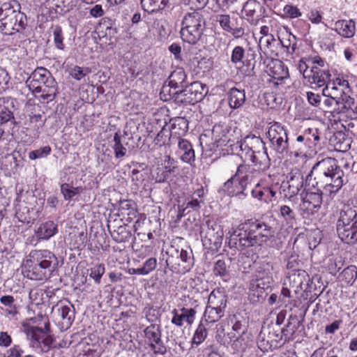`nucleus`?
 Here are the masks:
<instances>
[{
    "mask_svg": "<svg viewBox=\"0 0 357 357\" xmlns=\"http://www.w3.org/2000/svg\"><path fill=\"white\" fill-rule=\"evenodd\" d=\"M208 305L225 312L227 306L226 296L219 290H213L208 296Z\"/></svg>",
    "mask_w": 357,
    "mask_h": 357,
    "instance_id": "nucleus-29",
    "label": "nucleus"
},
{
    "mask_svg": "<svg viewBox=\"0 0 357 357\" xmlns=\"http://www.w3.org/2000/svg\"><path fill=\"white\" fill-rule=\"evenodd\" d=\"M271 148L277 153L284 154L288 151V137L286 130L278 122L272 123L267 132Z\"/></svg>",
    "mask_w": 357,
    "mask_h": 357,
    "instance_id": "nucleus-8",
    "label": "nucleus"
},
{
    "mask_svg": "<svg viewBox=\"0 0 357 357\" xmlns=\"http://www.w3.org/2000/svg\"><path fill=\"white\" fill-rule=\"evenodd\" d=\"M205 24L203 15L198 10L186 13L182 20V25L205 26Z\"/></svg>",
    "mask_w": 357,
    "mask_h": 357,
    "instance_id": "nucleus-31",
    "label": "nucleus"
},
{
    "mask_svg": "<svg viewBox=\"0 0 357 357\" xmlns=\"http://www.w3.org/2000/svg\"><path fill=\"white\" fill-rule=\"evenodd\" d=\"M264 63L266 65V73L273 79L282 80L289 76L288 68L280 60L267 58Z\"/></svg>",
    "mask_w": 357,
    "mask_h": 357,
    "instance_id": "nucleus-16",
    "label": "nucleus"
},
{
    "mask_svg": "<svg viewBox=\"0 0 357 357\" xmlns=\"http://www.w3.org/2000/svg\"><path fill=\"white\" fill-rule=\"evenodd\" d=\"M181 311V314H178L176 309L172 312L173 314L172 323L176 326L181 327L183 326V321L185 320L189 325H191L195 319V310L192 308L182 307Z\"/></svg>",
    "mask_w": 357,
    "mask_h": 357,
    "instance_id": "nucleus-19",
    "label": "nucleus"
},
{
    "mask_svg": "<svg viewBox=\"0 0 357 357\" xmlns=\"http://www.w3.org/2000/svg\"><path fill=\"white\" fill-rule=\"evenodd\" d=\"M56 255L47 250H33L23 264L24 275L30 280H45L57 268Z\"/></svg>",
    "mask_w": 357,
    "mask_h": 357,
    "instance_id": "nucleus-2",
    "label": "nucleus"
},
{
    "mask_svg": "<svg viewBox=\"0 0 357 357\" xmlns=\"http://www.w3.org/2000/svg\"><path fill=\"white\" fill-rule=\"evenodd\" d=\"M24 351L19 345H14L9 349L3 357H24Z\"/></svg>",
    "mask_w": 357,
    "mask_h": 357,
    "instance_id": "nucleus-64",
    "label": "nucleus"
},
{
    "mask_svg": "<svg viewBox=\"0 0 357 357\" xmlns=\"http://www.w3.org/2000/svg\"><path fill=\"white\" fill-rule=\"evenodd\" d=\"M228 102L231 108L238 109L245 102V92L244 89L231 88L228 92Z\"/></svg>",
    "mask_w": 357,
    "mask_h": 357,
    "instance_id": "nucleus-24",
    "label": "nucleus"
},
{
    "mask_svg": "<svg viewBox=\"0 0 357 357\" xmlns=\"http://www.w3.org/2000/svg\"><path fill=\"white\" fill-rule=\"evenodd\" d=\"M305 137L307 138V144L310 148L315 146L320 139L319 132L316 128H308L303 132Z\"/></svg>",
    "mask_w": 357,
    "mask_h": 357,
    "instance_id": "nucleus-51",
    "label": "nucleus"
},
{
    "mask_svg": "<svg viewBox=\"0 0 357 357\" xmlns=\"http://www.w3.org/2000/svg\"><path fill=\"white\" fill-rule=\"evenodd\" d=\"M245 142L250 147V154L260 153V150L266 151L265 143L260 137L255 135H248L245 137Z\"/></svg>",
    "mask_w": 357,
    "mask_h": 357,
    "instance_id": "nucleus-37",
    "label": "nucleus"
},
{
    "mask_svg": "<svg viewBox=\"0 0 357 357\" xmlns=\"http://www.w3.org/2000/svg\"><path fill=\"white\" fill-rule=\"evenodd\" d=\"M58 313L63 323L67 326L72 324L75 317L74 309L72 308V306L61 305L58 308Z\"/></svg>",
    "mask_w": 357,
    "mask_h": 357,
    "instance_id": "nucleus-46",
    "label": "nucleus"
},
{
    "mask_svg": "<svg viewBox=\"0 0 357 357\" xmlns=\"http://www.w3.org/2000/svg\"><path fill=\"white\" fill-rule=\"evenodd\" d=\"M280 43L282 47L286 49L289 54H293L297 49L296 38L290 33H287L285 36L279 38Z\"/></svg>",
    "mask_w": 357,
    "mask_h": 357,
    "instance_id": "nucleus-41",
    "label": "nucleus"
},
{
    "mask_svg": "<svg viewBox=\"0 0 357 357\" xmlns=\"http://www.w3.org/2000/svg\"><path fill=\"white\" fill-rule=\"evenodd\" d=\"M213 20L219 24L223 31L231 33L235 38H239L245 33L243 20L241 18L228 14H217L214 15Z\"/></svg>",
    "mask_w": 357,
    "mask_h": 357,
    "instance_id": "nucleus-10",
    "label": "nucleus"
},
{
    "mask_svg": "<svg viewBox=\"0 0 357 357\" xmlns=\"http://www.w3.org/2000/svg\"><path fill=\"white\" fill-rule=\"evenodd\" d=\"M337 169H341L337 164V160L333 158H326L317 162L310 173L305 178L306 186H310L312 181H317L324 178L332 176Z\"/></svg>",
    "mask_w": 357,
    "mask_h": 357,
    "instance_id": "nucleus-7",
    "label": "nucleus"
},
{
    "mask_svg": "<svg viewBox=\"0 0 357 357\" xmlns=\"http://www.w3.org/2000/svg\"><path fill=\"white\" fill-rule=\"evenodd\" d=\"M329 91V86L326 85V87L322 90V95L325 97L324 100L321 101L320 109L327 112H329L331 114L336 112L335 109L339 107L340 98L333 96L332 93H327Z\"/></svg>",
    "mask_w": 357,
    "mask_h": 357,
    "instance_id": "nucleus-21",
    "label": "nucleus"
},
{
    "mask_svg": "<svg viewBox=\"0 0 357 357\" xmlns=\"http://www.w3.org/2000/svg\"><path fill=\"white\" fill-rule=\"evenodd\" d=\"M50 324L45 323V328L32 327L28 335L30 337L31 345L33 348H40L43 352H49L51 349L55 348L54 342L48 334Z\"/></svg>",
    "mask_w": 357,
    "mask_h": 357,
    "instance_id": "nucleus-9",
    "label": "nucleus"
},
{
    "mask_svg": "<svg viewBox=\"0 0 357 357\" xmlns=\"http://www.w3.org/2000/svg\"><path fill=\"white\" fill-rule=\"evenodd\" d=\"M344 172L342 169H337L332 176L324 178L317 181H312L310 184L313 188H317L323 189L330 194L337 192L344 183Z\"/></svg>",
    "mask_w": 357,
    "mask_h": 357,
    "instance_id": "nucleus-13",
    "label": "nucleus"
},
{
    "mask_svg": "<svg viewBox=\"0 0 357 357\" xmlns=\"http://www.w3.org/2000/svg\"><path fill=\"white\" fill-rule=\"evenodd\" d=\"M296 214L293 208L287 205L280 206V217L286 222V225L291 228L296 225Z\"/></svg>",
    "mask_w": 357,
    "mask_h": 357,
    "instance_id": "nucleus-35",
    "label": "nucleus"
},
{
    "mask_svg": "<svg viewBox=\"0 0 357 357\" xmlns=\"http://www.w3.org/2000/svg\"><path fill=\"white\" fill-rule=\"evenodd\" d=\"M145 336L151 343H158L161 340V331L160 326L157 324H151L144 330Z\"/></svg>",
    "mask_w": 357,
    "mask_h": 357,
    "instance_id": "nucleus-44",
    "label": "nucleus"
},
{
    "mask_svg": "<svg viewBox=\"0 0 357 357\" xmlns=\"http://www.w3.org/2000/svg\"><path fill=\"white\" fill-rule=\"evenodd\" d=\"M205 26L182 25L181 37L184 42L195 44L201 38Z\"/></svg>",
    "mask_w": 357,
    "mask_h": 357,
    "instance_id": "nucleus-18",
    "label": "nucleus"
},
{
    "mask_svg": "<svg viewBox=\"0 0 357 357\" xmlns=\"http://www.w3.org/2000/svg\"><path fill=\"white\" fill-rule=\"evenodd\" d=\"M335 30L344 38H351L355 34V22L350 20H338L335 23Z\"/></svg>",
    "mask_w": 357,
    "mask_h": 357,
    "instance_id": "nucleus-26",
    "label": "nucleus"
},
{
    "mask_svg": "<svg viewBox=\"0 0 357 357\" xmlns=\"http://www.w3.org/2000/svg\"><path fill=\"white\" fill-rule=\"evenodd\" d=\"M206 93L204 85L199 82H194L181 89V93L177 96L176 103L195 105L201 101Z\"/></svg>",
    "mask_w": 357,
    "mask_h": 357,
    "instance_id": "nucleus-11",
    "label": "nucleus"
},
{
    "mask_svg": "<svg viewBox=\"0 0 357 357\" xmlns=\"http://www.w3.org/2000/svg\"><path fill=\"white\" fill-rule=\"evenodd\" d=\"M157 266V260L154 257L148 259L144 264L143 266L137 271L138 275H148L151 271L155 270Z\"/></svg>",
    "mask_w": 357,
    "mask_h": 357,
    "instance_id": "nucleus-56",
    "label": "nucleus"
},
{
    "mask_svg": "<svg viewBox=\"0 0 357 357\" xmlns=\"http://www.w3.org/2000/svg\"><path fill=\"white\" fill-rule=\"evenodd\" d=\"M343 93L344 95L342 96L340 99L339 107H337V109H335V110L337 114H344L350 117L351 112H353L354 107L356 102H355L354 98L349 96H347L345 92H343Z\"/></svg>",
    "mask_w": 357,
    "mask_h": 357,
    "instance_id": "nucleus-30",
    "label": "nucleus"
},
{
    "mask_svg": "<svg viewBox=\"0 0 357 357\" xmlns=\"http://www.w3.org/2000/svg\"><path fill=\"white\" fill-rule=\"evenodd\" d=\"M200 203L201 202L197 198H192L191 200L183 203L182 205L179 206V213L181 215H185L191 211H198L201 207Z\"/></svg>",
    "mask_w": 357,
    "mask_h": 357,
    "instance_id": "nucleus-48",
    "label": "nucleus"
},
{
    "mask_svg": "<svg viewBox=\"0 0 357 357\" xmlns=\"http://www.w3.org/2000/svg\"><path fill=\"white\" fill-rule=\"evenodd\" d=\"M288 183L290 192L296 195L304 185V178L301 174H296L291 176Z\"/></svg>",
    "mask_w": 357,
    "mask_h": 357,
    "instance_id": "nucleus-45",
    "label": "nucleus"
},
{
    "mask_svg": "<svg viewBox=\"0 0 357 357\" xmlns=\"http://www.w3.org/2000/svg\"><path fill=\"white\" fill-rule=\"evenodd\" d=\"M213 273L215 275L225 276L228 274V268L224 260H218L214 265Z\"/></svg>",
    "mask_w": 357,
    "mask_h": 357,
    "instance_id": "nucleus-60",
    "label": "nucleus"
},
{
    "mask_svg": "<svg viewBox=\"0 0 357 357\" xmlns=\"http://www.w3.org/2000/svg\"><path fill=\"white\" fill-rule=\"evenodd\" d=\"M187 75L183 68L174 70L169 77V82L174 89H183L186 85Z\"/></svg>",
    "mask_w": 357,
    "mask_h": 357,
    "instance_id": "nucleus-28",
    "label": "nucleus"
},
{
    "mask_svg": "<svg viewBox=\"0 0 357 357\" xmlns=\"http://www.w3.org/2000/svg\"><path fill=\"white\" fill-rule=\"evenodd\" d=\"M31 75L26 79L25 84L22 86V93H27L31 91L33 93L36 94V92L41 87L40 84L38 82H32Z\"/></svg>",
    "mask_w": 357,
    "mask_h": 357,
    "instance_id": "nucleus-57",
    "label": "nucleus"
},
{
    "mask_svg": "<svg viewBox=\"0 0 357 357\" xmlns=\"http://www.w3.org/2000/svg\"><path fill=\"white\" fill-rule=\"evenodd\" d=\"M310 75L307 81L319 87L324 86L331 78V73L328 69H321L317 66H312V73Z\"/></svg>",
    "mask_w": 357,
    "mask_h": 357,
    "instance_id": "nucleus-20",
    "label": "nucleus"
},
{
    "mask_svg": "<svg viewBox=\"0 0 357 357\" xmlns=\"http://www.w3.org/2000/svg\"><path fill=\"white\" fill-rule=\"evenodd\" d=\"M297 69L303 77L307 79L312 73V66H310V61H308V58L301 59L297 64Z\"/></svg>",
    "mask_w": 357,
    "mask_h": 357,
    "instance_id": "nucleus-54",
    "label": "nucleus"
},
{
    "mask_svg": "<svg viewBox=\"0 0 357 357\" xmlns=\"http://www.w3.org/2000/svg\"><path fill=\"white\" fill-rule=\"evenodd\" d=\"M225 314V312L220 309H216L214 307L206 305L204 317L206 322L208 324H213L218 321Z\"/></svg>",
    "mask_w": 357,
    "mask_h": 357,
    "instance_id": "nucleus-40",
    "label": "nucleus"
},
{
    "mask_svg": "<svg viewBox=\"0 0 357 357\" xmlns=\"http://www.w3.org/2000/svg\"><path fill=\"white\" fill-rule=\"evenodd\" d=\"M245 56V50L241 46H236L232 52L231 55V62L234 65L241 64L243 63V58Z\"/></svg>",
    "mask_w": 357,
    "mask_h": 357,
    "instance_id": "nucleus-53",
    "label": "nucleus"
},
{
    "mask_svg": "<svg viewBox=\"0 0 357 357\" xmlns=\"http://www.w3.org/2000/svg\"><path fill=\"white\" fill-rule=\"evenodd\" d=\"M208 335V331L206 328V326L204 325L202 322H201L195 331V333L194 334L192 341V345L194 344L199 345L202 344L205 339L206 338Z\"/></svg>",
    "mask_w": 357,
    "mask_h": 357,
    "instance_id": "nucleus-49",
    "label": "nucleus"
},
{
    "mask_svg": "<svg viewBox=\"0 0 357 357\" xmlns=\"http://www.w3.org/2000/svg\"><path fill=\"white\" fill-rule=\"evenodd\" d=\"M91 70L89 68H82L78 66H74L70 71V75L76 80H81L86 75L91 73Z\"/></svg>",
    "mask_w": 357,
    "mask_h": 357,
    "instance_id": "nucleus-55",
    "label": "nucleus"
},
{
    "mask_svg": "<svg viewBox=\"0 0 357 357\" xmlns=\"http://www.w3.org/2000/svg\"><path fill=\"white\" fill-rule=\"evenodd\" d=\"M336 230L342 241L357 243V206H344L340 212Z\"/></svg>",
    "mask_w": 357,
    "mask_h": 357,
    "instance_id": "nucleus-4",
    "label": "nucleus"
},
{
    "mask_svg": "<svg viewBox=\"0 0 357 357\" xmlns=\"http://www.w3.org/2000/svg\"><path fill=\"white\" fill-rule=\"evenodd\" d=\"M284 285H289L296 294L305 291L309 285L310 276L304 270L289 272Z\"/></svg>",
    "mask_w": 357,
    "mask_h": 357,
    "instance_id": "nucleus-15",
    "label": "nucleus"
},
{
    "mask_svg": "<svg viewBox=\"0 0 357 357\" xmlns=\"http://www.w3.org/2000/svg\"><path fill=\"white\" fill-rule=\"evenodd\" d=\"M57 231V224L49 220L40 225L36 231V234L40 240H48L54 236Z\"/></svg>",
    "mask_w": 357,
    "mask_h": 357,
    "instance_id": "nucleus-23",
    "label": "nucleus"
},
{
    "mask_svg": "<svg viewBox=\"0 0 357 357\" xmlns=\"http://www.w3.org/2000/svg\"><path fill=\"white\" fill-rule=\"evenodd\" d=\"M105 266L103 264H98L95 266L91 270L90 276L93 278L96 283H99L101 279V277L105 273Z\"/></svg>",
    "mask_w": 357,
    "mask_h": 357,
    "instance_id": "nucleus-63",
    "label": "nucleus"
},
{
    "mask_svg": "<svg viewBox=\"0 0 357 357\" xmlns=\"http://www.w3.org/2000/svg\"><path fill=\"white\" fill-rule=\"evenodd\" d=\"M251 194L254 198L268 203V199L266 197V188H261L259 184H257L255 188L252 189Z\"/></svg>",
    "mask_w": 357,
    "mask_h": 357,
    "instance_id": "nucleus-61",
    "label": "nucleus"
},
{
    "mask_svg": "<svg viewBox=\"0 0 357 357\" xmlns=\"http://www.w3.org/2000/svg\"><path fill=\"white\" fill-rule=\"evenodd\" d=\"M273 235L271 228L264 222L246 221L234 229L229 239V246L243 250L246 248L261 245Z\"/></svg>",
    "mask_w": 357,
    "mask_h": 357,
    "instance_id": "nucleus-1",
    "label": "nucleus"
},
{
    "mask_svg": "<svg viewBox=\"0 0 357 357\" xmlns=\"http://www.w3.org/2000/svg\"><path fill=\"white\" fill-rule=\"evenodd\" d=\"M178 149L183 153L181 155V159L185 162H190L195 160V151L192 144L186 139H179L178 143Z\"/></svg>",
    "mask_w": 357,
    "mask_h": 357,
    "instance_id": "nucleus-34",
    "label": "nucleus"
},
{
    "mask_svg": "<svg viewBox=\"0 0 357 357\" xmlns=\"http://www.w3.org/2000/svg\"><path fill=\"white\" fill-rule=\"evenodd\" d=\"M20 4L15 0L5 2L0 7V32L12 36L21 33L27 26L26 15L20 11Z\"/></svg>",
    "mask_w": 357,
    "mask_h": 357,
    "instance_id": "nucleus-3",
    "label": "nucleus"
},
{
    "mask_svg": "<svg viewBox=\"0 0 357 357\" xmlns=\"http://www.w3.org/2000/svg\"><path fill=\"white\" fill-rule=\"evenodd\" d=\"M236 178L235 175L227 181L222 188V190L227 193L230 197H238L239 199H243V195H241V190H236L234 188V183L236 182Z\"/></svg>",
    "mask_w": 357,
    "mask_h": 357,
    "instance_id": "nucleus-47",
    "label": "nucleus"
},
{
    "mask_svg": "<svg viewBox=\"0 0 357 357\" xmlns=\"http://www.w3.org/2000/svg\"><path fill=\"white\" fill-rule=\"evenodd\" d=\"M357 278V267L354 265L344 268L339 275V279L347 284H352Z\"/></svg>",
    "mask_w": 357,
    "mask_h": 357,
    "instance_id": "nucleus-42",
    "label": "nucleus"
},
{
    "mask_svg": "<svg viewBox=\"0 0 357 357\" xmlns=\"http://www.w3.org/2000/svg\"><path fill=\"white\" fill-rule=\"evenodd\" d=\"M259 170L254 169L246 165H241L238 167L237 171L235 174V177L239 180V188L243 198L247 196L245 190L248 185L255 182V178L259 174Z\"/></svg>",
    "mask_w": 357,
    "mask_h": 357,
    "instance_id": "nucleus-14",
    "label": "nucleus"
},
{
    "mask_svg": "<svg viewBox=\"0 0 357 357\" xmlns=\"http://www.w3.org/2000/svg\"><path fill=\"white\" fill-rule=\"evenodd\" d=\"M263 7L257 0H248L243 5L242 12L245 13L246 19L250 20L255 16L261 17Z\"/></svg>",
    "mask_w": 357,
    "mask_h": 357,
    "instance_id": "nucleus-27",
    "label": "nucleus"
},
{
    "mask_svg": "<svg viewBox=\"0 0 357 357\" xmlns=\"http://www.w3.org/2000/svg\"><path fill=\"white\" fill-rule=\"evenodd\" d=\"M211 223L210 221L206 222L207 227L202 228L201 236L204 245L211 249H218L222 244L224 233L220 225Z\"/></svg>",
    "mask_w": 357,
    "mask_h": 357,
    "instance_id": "nucleus-12",
    "label": "nucleus"
},
{
    "mask_svg": "<svg viewBox=\"0 0 357 357\" xmlns=\"http://www.w3.org/2000/svg\"><path fill=\"white\" fill-rule=\"evenodd\" d=\"M256 278L250 282L248 299L252 303H261L271 291V270L272 266L269 264H264L259 268Z\"/></svg>",
    "mask_w": 357,
    "mask_h": 357,
    "instance_id": "nucleus-5",
    "label": "nucleus"
},
{
    "mask_svg": "<svg viewBox=\"0 0 357 357\" xmlns=\"http://www.w3.org/2000/svg\"><path fill=\"white\" fill-rule=\"evenodd\" d=\"M229 128L227 125L222 123H216L212 129V135L215 142L218 145H225L227 142L230 141L229 137Z\"/></svg>",
    "mask_w": 357,
    "mask_h": 357,
    "instance_id": "nucleus-22",
    "label": "nucleus"
},
{
    "mask_svg": "<svg viewBox=\"0 0 357 357\" xmlns=\"http://www.w3.org/2000/svg\"><path fill=\"white\" fill-rule=\"evenodd\" d=\"M57 93V83L55 79L53 80V83H51V84H43L36 92V93H40L41 99L47 102L54 100Z\"/></svg>",
    "mask_w": 357,
    "mask_h": 357,
    "instance_id": "nucleus-32",
    "label": "nucleus"
},
{
    "mask_svg": "<svg viewBox=\"0 0 357 357\" xmlns=\"http://www.w3.org/2000/svg\"><path fill=\"white\" fill-rule=\"evenodd\" d=\"M249 160L258 167L259 170L261 171L267 170L271 165L270 158L266 151L259 153V155L250 154Z\"/></svg>",
    "mask_w": 357,
    "mask_h": 357,
    "instance_id": "nucleus-36",
    "label": "nucleus"
},
{
    "mask_svg": "<svg viewBox=\"0 0 357 357\" xmlns=\"http://www.w3.org/2000/svg\"><path fill=\"white\" fill-rule=\"evenodd\" d=\"M51 153V148L50 146H45L39 149L32 151L29 153V158L31 160H36L38 158H45Z\"/></svg>",
    "mask_w": 357,
    "mask_h": 357,
    "instance_id": "nucleus-58",
    "label": "nucleus"
},
{
    "mask_svg": "<svg viewBox=\"0 0 357 357\" xmlns=\"http://www.w3.org/2000/svg\"><path fill=\"white\" fill-rule=\"evenodd\" d=\"M307 138L305 137L303 132L296 137V144H294L296 149V152L295 153L296 156L307 153V149H310L307 144Z\"/></svg>",
    "mask_w": 357,
    "mask_h": 357,
    "instance_id": "nucleus-52",
    "label": "nucleus"
},
{
    "mask_svg": "<svg viewBox=\"0 0 357 357\" xmlns=\"http://www.w3.org/2000/svg\"><path fill=\"white\" fill-rule=\"evenodd\" d=\"M114 145L113 149L114 151L115 157L116 158H121L126 155L127 149L121 143V136L119 133H115L114 136Z\"/></svg>",
    "mask_w": 357,
    "mask_h": 357,
    "instance_id": "nucleus-50",
    "label": "nucleus"
},
{
    "mask_svg": "<svg viewBox=\"0 0 357 357\" xmlns=\"http://www.w3.org/2000/svg\"><path fill=\"white\" fill-rule=\"evenodd\" d=\"M188 130V125L187 120L184 118L179 117L176 119L172 125L171 135H177L182 136L185 135Z\"/></svg>",
    "mask_w": 357,
    "mask_h": 357,
    "instance_id": "nucleus-43",
    "label": "nucleus"
},
{
    "mask_svg": "<svg viewBox=\"0 0 357 357\" xmlns=\"http://www.w3.org/2000/svg\"><path fill=\"white\" fill-rule=\"evenodd\" d=\"M181 93V89H174V86H171V84L163 85L160 93V96L161 100L163 101H169L173 100L175 102H176L177 96Z\"/></svg>",
    "mask_w": 357,
    "mask_h": 357,
    "instance_id": "nucleus-38",
    "label": "nucleus"
},
{
    "mask_svg": "<svg viewBox=\"0 0 357 357\" xmlns=\"http://www.w3.org/2000/svg\"><path fill=\"white\" fill-rule=\"evenodd\" d=\"M53 35H54V44L59 50H63L64 49V44L63 43V32L62 29L59 26H56L53 31Z\"/></svg>",
    "mask_w": 357,
    "mask_h": 357,
    "instance_id": "nucleus-59",
    "label": "nucleus"
},
{
    "mask_svg": "<svg viewBox=\"0 0 357 357\" xmlns=\"http://www.w3.org/2000/svg\"><path fill=\"white\" fill-rule=\"evenodd\" d=\"M0 302L4 305L1 307L3 314L11 319H17L18 310L14 304L15 299L13 296H3L0 298Z\"/></svg>",
    "mask_w": 357,
    "mask_h": 357,
    "instance_id": "nucleus-25",
    "label": "nucleus"
},
{
    "mask_svg": "<svg viewBox=\"0 0 357 357\" xmlns=\"http://www.w3.org/2000/svg\"><path fill=\"white\" fill-rule=\"evenodd\" d=\"M168 0H141L144 10L149 13L162 10L167 5Z\"/></svg>",
    "mask_w": 357,
    "mask_h": 357,
    "instance_id": "nucleus-39",
    "label": "nucleus"
},
{
    "mask_svg": "<svg viewBox=\"0 0 357 357\" xmlns=\"http://www.w3.org/2000/svg\"><path fill=\"white\" fill-rule=\"evenodd\" d=\"M312 186H306L301 193V204H300L301 214L303 218L311 219L320 209L323 202L322 190Z\"/></svg>",
    "mask_w": 357,
    "mask_h": 357,
    "instance_id": "nucleus-6",
    "label": "nucleus"
},
{
    "mask_svg": "<svg viewBox=\"0 0 357 357\" xmlns=\"http://www.w3.org/2000/svg\"><path fill=\"white\" fill-rule=\"evenodd\" d=\"M15 103V100L10 97L0 98V125L8 121L15 123L13 114Z\"/></svg>",
    "mask_w": 357,
    "mask_h": 357,
    "instance_id": "nucleus-17",
    "label": "nucleus"
},
{
    "mask_svg": "<svg viewBox=\"0 0 357 357\" xmlns=\"http://www.w3.org/2000/svg\"><path fill=\"white\" fill-rule=\"evenodd\" d=\"M283 11L284 15L290 18H296L302 15L298 7L292 4L286 5L283 8Z\"/></svg>",
    "mask_w": 357,
    "mask_h": 357,
    "instance_id": "nucleus-62",
    "label": "nucleus"
},
{
    "mask_svg": "<svg viewBox=\"0 0 357 357\" xmlns=\"http://www.w3.org/2000/svg\"><path fill=\"white\" fill-rule=\"evenodd\" d=\"M32 82H38L43 84H51L53 83L54 78L52 76L50 72L43 67H38L30 75Z\"/></svg>",
    "mask_w": 357,
    "mask_h": 357,
    "instance_id": "nucleus-33",
    "label": "nucleus"
}]
</instances>
